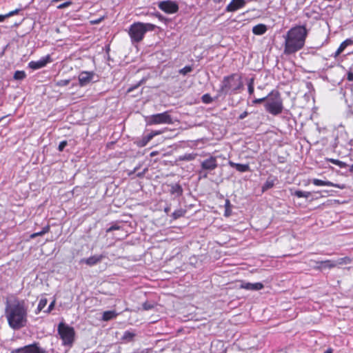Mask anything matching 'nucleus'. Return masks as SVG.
<instances>
[{"instance_id": "nucleus-1", "label": "nucleus", "mask_w": 353, "mask_h": 353, "mask_svg": "<svg viewBox=\"0 0 353 353\" xmlns=\"http://www.w3.org/2000/svg\"><path fill=\"white\" fill-rule=\"evenodd\" d=\"M28 312V306L23 299L14 297L6 303L5 316L9 326L14 330L26 326Z\"/></svg>"}, {"instance_id": "nucleus-2", "label": "nucleus", "mask_w": 353, "mask_h": 353, "mask_svg": "<svg viewBox=\"0 0 353 353\" xmlns=\"http://www.w3.org/2000/svg\"><path fill=\"white\" fill-rule=\"evenodd\" d=\"M307 30L304 26H296L290 28L283 36V52L286 55L296 53L305 46Z\"/></svg>"}, {"instance_id": "nucleus-3", "label": "nucleus", "mask_w": 353, "mask_h": 353, "mask_svg": "<svg viewBox=\"0 0 353 353\" xmlns=\"http://www.w3.org/2000/svg\"><path fill=\"white\" fill-rule=\"evenodd\" d=\"M243 88L242 77L240 74L232 73L223 77L219 92L225 94H236Z\"/></svg>"}, {"instance_id": "nucleus-4", "label": "nucleus", "mask_w": 353, "mask_h": 353, "mask_svg": "<svg viewBox=\"0 0 353 353\" xmlns=\"http://www.w3.org/2000/svg\"><path fill=\"white\" fill-rule=\"evenodd\" d=\"M283 109V99L278 90H273L266 96V112L273 116H278Z\"/></svg>"}, {"instance_id": "nucleus-5", "label": "nucleus", "mask_w": 353, "mask_h": 353, "mask_svg": "<svg viewBox=\"0 0 353 353\" xmlns=\"http://www.w3.org/2000/svg\"><path fill=\"white\" fill-rule=\"evenodd\" d=\"M155 28L156 26L152 23L135 22L130 26L128 33L132 42L139 43L148 31H153Z\"/></svg>"}, {"instance_id": "nucleus-6", "label": "nucleus", "mask_w": 353, "mask_h": 353, "mask_svg": "<svg viewBox=\"0 0 353 353\" xmlns=\"http://www.w3.org/2000/svg\"><path fill=\"white\" fill-rule=\"evenodd\" d=\"M57 332L64 346L72 347L75 340V330L73 327L61 322L58 324Z\"/></svg>"}, {"instance_id": "nucleus-7", "label": "nucleus", "mask_w": 353, "mask_h": 353, "mask_svg": "<svg viewBox=\"0 0 353 353\" xmlns=\"http://www.w3.org/2000/svg\"><path fill=\"white\" fill-rule=\"evenodd\" d=\"M172 119L168 111L162 113L151 115L148 121L147 125H158V124H172Z\"/></svg>"}, {"instance_id": "nucleus-8", "label": "nucleus", "mask_w": 353, "mask_h": 353, "mask_svg": "<svg viewBox=\"0 0 353 353\" xmlns=\"http://www.w3.org/2000/svg\"><path fill=\"white\" fill-rule=\"evenodd\" d=\"M10 353H46V351L40 347L39 343H33L32 344L12 350Z\"/></svg>"}, {"instance_id": "nucleus-9", "label": "nucleus", "mask_w": 353, "mask_h": 353, "mask_svg": "<svg viewBox=\"0 0 353 353\" xmlns=\"http://www.w3.org/2000/svg\"><path fill=\"white\" fill-rule=\"evenodd\" d=\"M159 8L166 14H174L179 11V5L176 2L171 0L159 1Z\"/></svg>"}, {"instance_id": "nucleus-10", "label": "nucleus", "mask_w": 353, "mask_h": 353, "mask_svg": "<svg viewBox=\"0 0 353 353\" xmlns=\"http://www.w3.org/2000/svg\"><path fill=\"white\" fill-rule=\"evenodd\" d=\"M218 168L217 158L215 156L209 155L201 163V168L202 170L211 172Z\"/></svg>"}, {"instance_id": "nucleus-11", "label": "nucleus", "mask_w": 353, "mask_h": 353, "mask_svg": "<svg viewBox=\"0 0 353 353\" xmlns=\"http://www.w3.org/2000/svg\"><path fill=\"white\" fill-rule=\"evenodd\" d=\"M96 75L94 71H82L79 73L78 79L81 87H84L93 81Z\"/></svg>"}, {"instance_id": "nucleus-12", "label": "nucleus", "mask_w": 353, "mask_h": 353, "mask_svg": "<svg viewBox=\"0 0 353 353\" xmlns=\"http://www.w3.org/2000/svg\"><path fill=\"white\" fill-rule=\"evenodd\" d=\"M162 133L159 130L152 131L150 134L143 137L141 139L137 140L134 143L139 148H143L155 136L159 135Z\"/></svg>"}, {"instance_id": "nucleus-13", "label": "nucleus", "mask_w": 353, "mask_h": 353, "mask_svg": "<svg viewBox=\"0 0 353 353\" xmlns=\"http://www.w3.org/2000/svg\"><path fill=\"white\" fill-rule=\"evenodd\" d=\"M246 1L245 0H232L226 6L225 11L228 12H235L245 7Z\"/></svg>"}, {"instance_id": "nucleus-14", "label": "nucleus", "mask_w": 353, "mask_h": 353, "mask_svg": "<svg viewBox=\"0 0 353 353\" xmlns=\"http://www.w3.org/2000/svg\"><path fill=\"white\" fill-rule=\"evenodd\" d=\"M51 61V59L50 55H47L45 57H43L39 61H32L29 63V67L32 70H38L41 68H43L47 65V63H50Z\"/></svg>"}, {"instance_id": "nucleus-15", "label": "nucleus", "mask_w": 353, "mask_h": 353, "mask_svg": "<svg viewBox=\"0 0 353 353\" xmlns=\"http://www.w3.org/2000/svg\"><path fill=\"white\" fill-rule=\"evenodd\" d=\"M312 183L316 186H330V187H335L339 188L341 190H343L345 188V184H339L334 183L330 181H323L318 179H314L312 180Z\"/></svg>"}, {"instance_id": "nucleus-16", "label": "nucleus", "mask_w": 353, "mask_h": 353, "mask_svg": "<svg viewBox=\"0 0 353 353\" xmlns=\"http://www.w3.org/2000/svg\"><path fill=\"white\" fill-rule=\"evenodd\" d=\"M103 258L104 256L102 254L94 255L90 256L89 258L81 259V263H85L89 266H93L99 263Z\"/></svg>"}, {"instance_id": "nucleus-17", "label": "nucleus", "mask_w": 353, "mask_h": 353, "mask_svg": "<svg viewBox=\"0 0 353 353\" xmlns=\"http://www.w3.org/2000/svg\"><path fill=\"white\" fill-rule=\"evenodd\" d=\"M316 264H321V266H316L315 269L322 270L324 269H332L336 268V264L334 262V260H325V261H315Z\"/></svg>"}, {"instance_id": "nucleus-18", "label": "nucleus", "mask_w": 353, "mask_h": 353, "mask_svg": "<svg viewBox=\"0 0 353 353\" xmlns=\"http://www.w3.org/2000/svg\"><path fill=\"white\" fill-rule=\"evenodd\" d=\"M263 288V285L261 283H243L241 285V288L245 289L248 290H259Z\"/></svg>"}, {"instance_id": "nucleus-19", "label": "nucleus", "mask_w": 353, "mask_h": 353, "mask_svg": "<svg viewBox=\"0 0 353 353\" xmlns=\"http://www.w3.org/2000/svg\"><path fill=\"white\" fill-rule=\"evenodd\" d=\"M229 165L230 167L235 168L237 171L240 172H245L250 170V166L248 164H241L234 163L232 161H229Z\"/></svg>"}, {"instance_id": "nucleus-20", "label": "nucleus", "mask_w": 353, "mask_h": 353, "mask_svg": "<svg viewBox=\"0 0 353 353\" xmlns=\"http://www.w3.org/2000/svg\"><path fill=\"white\" fill-rule=\"evenodd\" d=\"M353 44V40L351 39H347L345 41H343L336 51L334 53V57H338L343 50L349 46H351Z\"/></svg>"}, {"instance_id": "nucleus-21", "label": "nucleus", "mask_w": 353, "mask_h": 353, "mask_svg": "<svg viewBox=\"0 0 353 353\" xmlns=\"http://www.w3.org/2000/svg\"><path fill=\"white\" fill-rule=\"evenodd\" d=\"M117 316V313L115 311L109 310L105 311L103 313L102 320L104 321H108L112 320Z\"/></svg>"}, {"instance_id": "nucleus-22", "label": "nucleus", "mask_w": 353, "mask_h": 353, "mask_svg": "<svg viewBox=\"0 0 353 353\" xmlns=\"http://www.w3.org/2000/svg\"><path fill=\"white\" fill-rule=\"evenodd\" d=\"M334 263L336 264V267L343 265H347L351 263L352 259L348 256H345L343 258H339L337 260H334Z\"/></svg>"}, {"instance_id": "nucleus-23", "label": "nucleus", "mask_w": 353, "mask_h": 353, "mask_svg": "<svg viewBox=\"0 0 353 353\" xmlns=\"http://www.w3.org/2000/svg\"><path fill=\"white\" fill-rule=\"evenodd\" d=\"M252 32L256 35H261L265 33V24L261 23L253 27Z\"/></svg>"}, {"instance_id": "nucleus-24", "label": "nucleus", "mask_w": 353, "mask_h": 353, "mask_svg": "<svg viewBox=\"0 0 353 353\" xmlns=\"http://www.w3.org/2000/svg\"><path fill=\"white\" fill-rule=\"evenodd\" d=\"M47 303H48V300L46 298L41 299L38 303L37 307L35 310V314H39L43 310V308L46 306Z\"/></svg>"}, {"instance_id": "nucleus-25", "label": "nucleus", "mask_w": 353, "mask_h": 353, "mask_svg": "<svg viewBox=\"0 0 353 353\" xmlns=\"http://www.w3.org/2000/svg\"><path fill=\"white\" fill-rule=\"evenodd\" d=\"M325 160H326V161L330 162L334 165H338L341 168H345L348 166V165L346 163L341 161L340 160H338V159H332V158H326Z\"/></svg>"}, {"instance_id": "nucleus-26", "label": "nucleus", "mask_w": 353, "mask_h": 353, "mask_svg": "<svg viewBox=\"0 0 353 353\" xmlns=\"http://www.w3.org/2000/svg\"><path fill=\"white\" fill-rule=\"evenodd\" d=\"M171 194H176L178 196H181L183 194V188L181 186V185L176 183L174 185H172L171 189H170Z\"/></svg>"}, {"instance_id": "nucleus-27", "label": "nucleus", "mask_w": 353, "mask_h": 353, "mask_svg": "<svg viewBox=\"0 0 353 353\" xmlns=\"http://www.w3.org/2000/svg\"><path fill=\"white\" fill-rule=\"evenodd\" d=\"M186 210L185 209H179V210H176L175 211L173 212V213L172 214V216L174 220H176V219H178L182 216H184L185 213H186Z\"/></svg>"}, {"instance_id": "nucleus-28", "label": "nucleus", "mask_w": 353, "mask_h": 353, "mask_svg": "<svg viewBox=\"0 0 353 353\" xmlns=\"http://www.w3.org/2000/svg\"><path fill=\"white\" fill-rule=\"evenodd\" d=\"M293 194L298 198H308L311 195V193L310 192L296 190Z\"/></svg>"}, {"instance_id": "nucleus-29", "label": "nucleus", "mask_w": 353, "mask_h": 353, "mask_svg": "<svg viewBox=\"0 0 353 353\" xmlns=\"http://www.w3.org/2000/svg\"><path fill=\"white\" fill-rule=\"evenodd\" d=\"M135 336V334L133 332H131L130 331H125L123 333V335L122 336V339L127 341H132Z\"/></svg>"}, {"instance_id": "nucleus-30", "label": "nucleus", "mask_w": 353, "mask_h": 353, "mask_svg": "<svg viewBox=\"0 0 353 353\" xmlns=\"http://www.w3.org/2000/svg\"><path fill=\"white\" fill-rule=\"evenodd\" d=\"M26 77V72L23 70H17L14 74V79L15 80H23Z\"/></svg>"}, {"instance_id": "nucleus-31", "label": "nucleus", "mask_w": 353, "mask_h": 353, "mask_svg": "<svg viewBox=\"0 0 353 353\" xmlns=\"http://www.w3.org/2000/svg\"><path fill=\"white\" fill-rule=\"evenodd\" d=\"M196 154L190 153V154H185L183 156H181L179 157V159L182 160V161H192L196 158Z\"/></svg>"}, {"instance_id": "nucleus-32", "label": "nucleus", "mask_w": 353, "mask_h": 353, "mask_svg": "<svg viewBox=\"0 0 353 353\" xmlns=\"http://www.w3.org/2000/svg\"><path fill=\"white\" fill-rule=\"evenodd\" d=\"M201 101L203 103L209 104L213 101V99L210 94H205L202 96Z\"/></svg>"}, {"instance_id": "nucleus-33", "label": "nucleus", "mask_w": 353, "mask_h": 353, "mask_svg": "<svg viewBox=\"0 0 353 353\" xmlns=\"http://www.w3.org/2000/svg\"><path fill=\"white\" fill-rule=\"evenodd\" d=\"M70 82V79H61V80L57 81L55 83V85L58 86V87H64V86H67L68 85H69Z\"/></svg>"}, {"instance_id": "nucleus-34", "label": "nucleus", "mask_w": 353, "mask_h": 353, "mask_svg": "<svg viewBox=\"0 0 353 353\" xmlns=\"http://www.w3.org/2000/svg\"><path fill=\"white\" fill-rule=\"evenodd\" d=\"M155 307V304L152 303H150L148 301H146L143 303L142 307L143 310H150L153 309Z\"/></svg>"}, {"instance_id": "nucleus-35", "label": "nucleus", "mask_w": 353, "mask_h": 353, "mask_svg": "<svg viewBox=\"0 0 353 353\" xmlns=\"http://www.w3.org/2000/svg\"><path fill=\"white\" fill-rule=\"evenodd\" d=\"M276 181V179L274 177H268L266 180V189L273 187Z\"/></svg>"}, {"instance_id": "nucleus-36", "label": "nucleus", "mask_w": 353, "mask_h": 353, "mask_svg": "<svg viewBox=\"0 0 353 353\" xmlns=\"http://www.w3.org/2000/svg\"><path fill=\"white\" fill-rule=\"evenodd\" d=\"M192 70V68L190 65H186L179 70V73L183 75L190 72Z\"/></svg>"}, {"instance_id": "nucleus-37", "label": "nucleus", "mask_w": 353, "mask_h": 353, "mask_svg": "<svg viewBox=\"0 0 353 353\" xmlns=\"http://www.w3.org/2000/svg\"><path fill=\"white\" fill-rule=\"evenodd\" d=\"M120 229H121V226L120 225H119L117 224H114V225L110 226L109 228H108L106 230V232L109 233V232H112L113 230H119Z\"/></svg>"}, {"instance_id": "nucleus-38", "label": "nucleus", "mask_w": 353, "mask_h": 353, "mask_svg": "<svg viewBox=\"0 0 353 353\" xmlns=\"http://www.w3.org/2000/svg\"><path fill=\"white\" fill-rule=\"evenodd\" d=\"M54 305H55V300L52 301L49 306L48 307L47 310L44 311V312L46 313H50L54 307Z\"/></svg>"}, {"instance_id": "nucleus-39", "label": "nucleus", "mask_w": 353, "mask_h": 353, "mask_svg": "<svg viewBox=\"0 0 353 353\" xmlns=\"http://www.w3.org/2000/svg\"><path fill=\"white\" fill-rule=\"evenodd\" d=\"M345 142H343L341 141V140L340 139V138L339 137V136H336V137L335 138V141H334V147H337L338 145H345Z\"/></svg>"}, {"instance_id": "nucleus-40", "label": "nucleus", "mask_w": 353, "mask_h": 353, "mask_svg": "<svg viewBox=\"0 0 353 353\" xmlns=\"http://www.w3.org/2000/svg\"><path fill=\"white\" fill-rule=\"evenodd\" d=\"M68 144V142L67 141H62L59 143V145L58 146V150L59 151L61 152L63 150V149L65 148V147Z\"/></svg>"}, {"instance_id": "nucleus-41", "label": "nucleus", "mask_w": 353, "mask_h": 353, "mask_svg": "<svg viewBox=\"0 0 353 353\" xmlns=\"http://www.w3.org/2000/svg\"><path fill=\"white\" fill-rule=\"evenodd\" d=\"M71 4H72L71 1H66V2H64V3L59 5L57 6V8L58 9H63V8H67V7L70 6Z\"/></svg>"}, {"instance_id": "nucleus-42", "label": "nucleus", "mask_w": 353, "mask_h": 353, "mask_svg": "<svg viewBox=\"0 0 353 353\" xmlns=\"http://www.w3.org/2000/svg\"><path fill=\"white\" fill-rule=\"evenodd\" d=\"M50 230V225L49 224H48L47 225H46L45 227H43L42 228L41 232V234H43V235H44L45 234L49 232Z\"/></svg>"}, {"instance_id": "nucleus-43", "label": "nucleus", "mask_w": 353, "mask_h": 353, "mask_svg": "<svg viewBox=\"0 0 353 353\" xmlns=\"http://www.w3.org/2000/svg\"><path fill=\"white\" fill-rule=\"evenodd\" d=\"M248 91L251 94L254 92L253 79H250V82L248 84Z\"/></svg>"}, {"instance_id": "nucleus-44", "label": "nucleus", "mask_w": 353, "mask_h": 353, "mask_svg": "<svg viewBox=\"0 0 353 353\" xmlns=\"http://www.w3.org/2000/svg\"><path fill=\"white\" fill-rule=\"evenodd\" d=\"M19 12V9H15L14 10H12V11H10L8 13H7V17L8 18L10 17H12V16H14L17 14H18Z\"/></svg>"}, {"instance_id": "nucleus-45", "label": "nucleus", "mask_w": 353, "mask_h": 353, "mask_svg": "<svg viewBox=\"0 0 353 353\" xmlns=\"http://www.w3.org/2000/svg\"><path fill=\"white\" fill-rule=\"evenodd\" d=\"M43 236V234H41V232H34L30 235V239H34L37 236Z\"/></svg>"}, {"instance_id": "nucleus-46", "label": "nucleus", "mask_w": 353, "mask_h": 353, "mask_svg": "<svg viewBox=\"0 0 353 353\" xmlns=\"http://www.w3.org/2000/svg\"><path fill=\"white\" fill-rule=\"evenodd\" d=\"M141 85V83L135 85H133V86H131L130 88H129L127 90V92L128 93H130L132 91H133L134 89H136L137 88H138L139 85Z\"/></svg>"}, {"instance_id": "nucleus-47", "label": "nucleus", "mask_w": 353, "mask_h": 353, "mask_svg": "<svg viewBox=\"0 0 353 353\" xmlns=\"http://www.w3.org/2000/svg\"><path fill=\"white\" fill-rule=\"evenodd\" d=\"M347 79L350 81H353V73L352 72L347 73Z\"/></svg>"}, {"instance_id": "nucleus-48", "label": "nucleus", "mask_w": 353, "mask_h": 353, "mask_svg": "<svg viewBox=\"0 0 353 353\" xmlns=\"http://www.w3.org/2000/svg\"><path fill=\"white\" fill-rule=\"evenodd\" d=\"M248 115V112L246 111L242 112L239 117V119H243L244 118H245Z\"/></svg>"}, {"instance_id": "nucleus-49", "label": "nucleus", "mask_w": 353, "mask_h": 353, "mask_svg": "<svg viewBox=\"0 0 353 353\" xmlns=\"http://www.w3.org/2000/svg\"><path fill=\"white\" fill-rule=\"evenodd\" d=\"M6 18H8L7 14H0V22L3 21Z\"/></svg>"}, {"instance_id": "nucleus-50", "label": "nucleus", "mask_w": 353, "mask_h": 353, "mask_svg": "<svg viewBox=\"0 0 353 353\" xmlns=\"http://www.w3.org/2000/svg\"><path fill=\"white\" fill-rule=\"evenodd\" d=\"M103 18H100L99 19H97V20H94V21H92L91 23H93V24H97L99 23H100L102 20H103Z\"/></svg>"}, {"instance_id": "nucleus-51", "label": "nucleus", "mask_w": 353, "mask_h": 353, "mask_svg": "<svg viewBox=\"0 0 353 353\" xmlns=\"http://www.w3.org/2000/svg\"><path fill=\"white\" fill-rule=\"evenodd\" d=\"M273 134L272 132H266V138H270L271 137V135Z\"/></svg>"}, {"instance_id": "nucleus-52", "label": "nucleus", "mask_w": 353, "mask_h": 353, "mask_svg": "<svg viewBox=\"0 0 353 353\" xmlns=\"http://www.w3.org/2000/svg\"><path fill=\"white\" fill-rule=\"evenodd\" d=\"M158 154L157 151H154L150 153V157H154Z\"/></svg>"}, {"instance_id": "nucleus-53", "label": "nucleus", "mask_w": 353, "mask_h": 353, "mask_svg": "<svg viewBox=\"0 0 353 353\" xmlns=\"http://www.w3.org/2000/svg\"><path fill=\"white\" fill-rule=\"evenodd\" d=\"M350 172H353V164L350 168Z\"/></svg>"}, {"instance_id": "nucleus-54", "label": "nucleus", "mask_w": 353, "mask_h": 353, "mask_svg": "<svg viewBox=\"0 0 353 353\" xmlns=\"http://www.w3.org/2000/svg\"><path fill=\"white\" fill-rule=\"evenodd\" d=\"M169 210H170V208H165V212L166 213H168V212H169Z\"/></svg>"}, {"instance_id": "nucleus-55", "label": "nucleus", "mask_w": 353, "mask_h": 353, "mask_svg": "<svg viewBox=\"0 0 353 353\" xmlns=\"http://www.w3.org/2000/svg\"><path fill=\"white\" fill-rule=\"evenodd\" d=\"M221 1H222V0H214V1L215 3H219V2H221Z\"/></svg>"}, {"instance_id": "nucleus-56", "label": "nucleus", "mask_w": 353, "mask_h": 353, "mask_svg": "<svg viewBox=\"0 0 353 353\" xmlns=\"http://www.w3.org/2000/svg\"><path fill=\"white\" fill-rule=\"evenodd\" d=\"M261 189H262V192H264L265 191V185L262 186Z\"/></svg>"}, {"instance_id": "nucleus-57", "label": "nucleus", "mask_w": 353, "mask_h": 353, "mask_svg": "<svg viewBox=\"0 0 353 353\" xmlns=\"http://www.w3.org/2000/svg\"><path fill=\"white\" fill-rule=\"evenodd\" d=\"M343 135L346 136L345 133H343V132H341V136L342 137Z\"/></svg>"}, {"instance_id": "nucleus-58", "label": "nucleus", "mask_w": 353, "mask_h": 353, "mask_svg": "<svg viewBox=\"0 0 353 353\" xmlns=\"http://www.w3.org/2000/svg\"><path fill=\"white\" fill-rule=\"evenodd\" d=\"M263 100H265V98H262V99H259V101H262Z\"/></svg>"}, {"instance_id": "nucleus-59", "label": "nucleus", "mask_w": 353, "mask_h": 353, "mask_svg": "<svg viewBox=\"0 0 353 353\" xmlns=\"http://www.w3.org/2000/svg\"><path fill=\"white\" fill-rule=\"evenodd\" d=\"M207 176H208L207 174H204V175H203V177H204V178H206Z\"/></svg>"}]
</instances>
